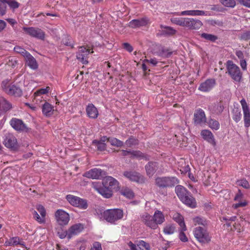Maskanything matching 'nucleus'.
Listing matches in <instances>:
<instances>
[{
	"label": "nucleus",
	"mask_w": 250,
	"mask_h": 250,
	"mask_svg": "<svg viewBox=\"0 0 250 250\" xmlns=\"http://www.w3.org/2000/svg\"><path fill=\"white\" fill-rule=\"evenodd\" d=\"M173 219L176 222L183 230H187V227L184 221L183 216L178 212H173L172 214Z\"/></svg>",
	"instance_id": "obj_27"
},
{
	"label": "nucleus",
	"mask_w": 250,
	"mask_h": 250,
	"mask_svg": "<svg viewBox=\"0 0 250 250\" xmlns=\"http://www.w3.org/2000/svg\"><path fill=\"white\" fill-rule=\"evenodd\" d=\"M14 50L15 52L22 55L24 58H25L26 56L29 54V53L27 52L25 49L20 46H16L14 48Z\"/></svg>",
	"instance_id": "obj_48"
},
{
	"label": "nucleus",
	"mask_w": 250,
	"mask_h": 250,
	"mask_svg": "<svg viewBox=\"0 0 250 250\" xmlns=\"http://www.w3.org/2000/svg\"><path fill=\"white\" fill-rule=\"evenodd\" d=\"M95 189L104 197L108 198H110L112 196V193L110 190H109L107 187H100V188H96Z\"/></svg>",
	"instance_id": "obj_37"
},
{
	"label": "nucleus",
	"mask_w": 250,
	"mask_h": 250,
	"mask_svg": "<svg viewBox=\"0 0 250 250\" xmlns=\"http://www.w3.org/2000/svg\"><path fill=\"white\" fill-rule=\"evenodd\" d=\"M58 235L59 237L61 239L64 238L65 237H67L68 238V231L60 229L58 231Z\"/></svg>",
	"instance_id": "obj_59"
},
{
	"label": "nucleus",
	"mask_w": 250,
	"mask_h": 250,
	"mask_svg": "<svg viewBox=\"0 0 250 250\" xmlns=\"http://www.w3.org/2000/svg\"><path fill=\"white\" fill-rule=\"evenodd\" d=\"M226 68L228 74L234 81L240 82L242 78L239 67L237 66L231 60H228L226 62Z\"/></svg>",
	"instance_id": "obj_4"
},
{
	"label": "nucleus",
	"mask_w": 250,
	"mask_h": 250,
	"mask_svg": "<svg viewBox=\"0 0 250 250\" xmlns=\"http://www.w3.org/2000/svg\"><path fill=\"white\" fill-rule=\"evenodd\" d=\"M240 39L243 41L250 40V31L244 32L241 34Z\"/></svg>",
	"instance_id": "obj_57"
},
{
	"label": "nucleus",
	"mask_w": 250,
	"mask_h": 250,
	"mask_svg": "<svg viewBox=\"0 0 250 250\" xmlns=\"http://www.w3.org/2000/svg\"><path fill=\"white\" fill-rule=\"evenodd\" d=\"M195 238L202 244H206L211 241V237L208 230L201 227H196L193 230Z\"/></svg>",
	"instance_id": "obj_5"
},
{
	"label": "nucleus",
	"mask_w": 250,
	"mask_h": 250,
	"mask_svg": "<svg viewBox=\"0 0 250 250\" xmlns=\"http://www.w3.org/2000/svg\"><path fill=\"white\" fill-rule=\"evenodd\" d=\"M237 184L238 186H241L246 189H249L250 187L248 181L245 179H243L237 181Z\"/></svg>",
	"instance_id": "obj_55"
},
{
	"label": "nucleus",
	"mask_w": 250,
	"mask_h": 250,
	"mask_svg": "<svg viewBox=\"0 0 250 250\" xmlns=\"http://www.w3.org/2000/svg\"><path fill=\"white\" fill-rule=\"evenodd\" d=\"M55 217L57 222L61 226L67 225L70 220L69 214L62 209L56 211Z\"/></svg>",
	"instance_id": "obj_13"
},
{
	"label": "nucleus",
	"mask_w": 250,
	"mask_h": 250,
	"mask_svg": "<svg viewBox=\"0 0 250 250\" xmlns=\"http://www.w3.org/2000/svg\"><path fill=\"white\" fill-rule=\"evenodd\" d=\"M50 90V87L49 86H46L45 88H41L37 91H36L34 93V95H35V98L37 99L38 97H41V95L43 94H47L49 92Z\"/></svg>",
	"instance_id": "obj_46"
},
{
	"label": "nucleus",
	"mask_w": 250,
	"mask_h": 250,
	"mask_svg": "<svg viewBox=\"0 0 250 250\" xmlns=\"http://www.w3.org/2000/svg\"><path fill=\"white\" fill-rule=\"evenodd\" d=\"M4 2L5 3H7L13 9H17L20 6V3L15 0H4Z\"/></svg>",
	"instance_id": "obj_50"
},
{
	"label": "nucleus",
	"mask_w": 250,
	"mask_h": 250,
	"mask_svg": "<svg viewBox=\"0 0 250 250\" xmlns=\"http://www.w3.org/2000/svg\"><path fill=\"white\" fill-rule=\"evenodd\" d=\"M186 18L173 17L170 19V21L173 24L181 26H185Z\"/></svg>",
	"instance_id": "obj_40"
},
{
	"label": "nucleus",
	"mask_w": 250,
	"mask_h": 250,
	"mask_svg": "<svg viewBox=\"0 0 250 250\" xmlns=\"http://www.w3.org/2000/svg\"><path fill=\"white\" fill-rule=\"evenodd\" d=\"M90 250H102L101 243L99 242H94Z\"/></svg>",
	"instance_id": "obj_61"
},
{
	"label": "nucleus",
	"mask_w": 250,
	"mask_h": 250,
	"mask_svg": "<svg viewBox=\"0 0 250 250\" xmlns=\"http://www.w3.org/2000/svg\"><path fill=\"white\" fill-rule=\"evenodd\" d=\"M22 29L26 34L30 35L32 37L40 39L42 40H43L44 39V32L38 27H23L22 28Z\"/></svg>",
	"instance_id": "obj_10"
},
{
	"label": "nucleus",
	"mask_w": 250,
	"mask_h": 250,
	"mask_svg": "<svg viewBox=\"0 0 250 250\" xmlns=\"http://www.w3.org/2000/svg\"><path fill=\"white\" fill-rule=\"evenodd\" d=\"M215 83L214 79H208L200 84L198 90L204 92H209L215 86Z\"/></svg>",
	"instance_id": "obj_17"
},
{
	"label": "nucleus",
	"mask_w": 250,
	"mask_h": 250,
	"mask_svg": "<svg viewBox=\"0 0 250 250\" xmlns=\"http://www.w3.org/2000/svg\"><path fill=\"white\" fill-rule=\"evenodd\" d=\"M145 169L147 176L152 177L155 173L161 174L163 172L161 165L156 162H149L145 166Z\"/></svg>",
	"instance_id": "obj_7"
},
{
	"label": "nucleus",
	"mask_w": 250,
	"mask_h": 250,
	"mask_svg": "<svg viewBox=\"0 0 250 250\" xmlns=\"http://www.w3.org/2000/svg\"><path fill=\"white\" fill-rule=\"evenodd\" d=\"M164 29L163 32L165 35L172 36L175 35L176 33V30L170 26H166Z\"/></svg>",
	"instance_id": "obj_53"
},
{
	"label": "nucleus",
	"mask_w": 250,
	"mask_h": 250,
	"mask_svg": "<svg viewBox=\"0 0 250 250\" xmlns=\"http://www.w3.org/2000/svg\"><path fill=\"white\" fill-rule=\"evenodd\" d=\"M193 222L195 225H202L204 227L207 226L208 223V221L205 218L199 216L194 218L193 219Z\"/></svg>",
	"instance_id": "obj_39"
},
{
	"label": "nucleus",
	"mask_w": 250,
	"mask_h": 250,
	"mask_svg": "<svg viewBox=\"0 0 250 250\" xmlns=\"http://www.w3.org/2000/svg\"><path fill=\"white\" fill-rule=\"evenodd\" d=\"M203 25L202 22L198 19L186 18L185 26L190 30H198Z\"/></svg>",
	"instance_id": "obj_15"
},
{
	"label": "nucleus",
	"mask_w": 250,
	"mask_h": 250,
	"mask_svg": "<svg viewBox=\"0 0 250 250\" xmlns=\"http://www.w3.org/2000/svg\"><path fill=\"white\" fill-rule=\"evenodd\" d=\"M224 6L230 8H234L236 5L235 0H219Z\"/></svg>",
	"instance_id": "obj_47"
},
{
	"label": "nucleus",
	"mask_w": 250,
	"mask_h": 250,
	"mask_svg": "<svg viewBox=\"0 0 250 250\" xmlns=\"http://www.w3.org/2000/svg\"><path fill=\"white\" fill-rule=\"evenodd\" d=\"M108 142L110 143L111 146H115L117 147H121L123 146L124 145L123 142L116 138L113 137H109Z\"/></svg>",
	"instance_id": "obj_42"
},
{
	"label": "nucleus",
	"mask_w": 250,
	"mask_h": 250,
	"mask_svg": "<svg viewBox=\"0 0 250 250\" xmlns=\"http://www.w3.org/2000/svg\"><path fill=\"white\" fill-rule=\"evenodd\" d=\"M180 15H188L192 16H207V12L199 10H187L182 11Z\"/></svg>",
	"instance_id": "obj_32"
},
{
	"label": "nucleus",
	"mask_w": 250,
	"mask_h": 250,
	"mask_svg": "<svg viewBox=\"0 0 250 250\" xmlns=\"http://www.w3.org/2000/svg\"><path fill=\"white\" fill-rule=\"evenodd\" d=\"M93 51L85 46H80L79 51L77 54V58L83 64L88 63V55L90 53H93Z\"/></svg>",
	"instance_id": "obj_12"
},
{
	"label": "nucleus",
	"mask_w": 250,
	"mask_h": 250,
	"mask_svg": "<svg viewBox=\"0 0 250 250\" xmlns=\"http://www.w3.org/2000/svg\"><path fill=\"white\" fill-rule=\"evenodd\" d=\"M53 106L48 103L45 102L42 106V112L45 116H50L53 114Z\"/></svg>",
	"instance_id": "obj_34"
},
{
	"label": "nucleus",
	"mask_w": 250,
	"mask_h": 250,
	"mask_svg": "<svg viewBox=\"0 0 250 250\" xmlns=\"http://www.w3.org/2000/svg\"><path fill=\"white\" fill-rule=\"evenodd\" d=\"M186 230H183V228H181L179 234V238L180 240L183 242H187L188 241V238L184 233Z\"/></svg>",
	"instance_id": "obj_56"
},
{
	"label": "nucleus",
	"mask_w": 250,
	"mask_h": 250,
	"mask_svg": "<svg viewBox=\"0 0 250 250\" xmlns=\"http://www.w3.org/2000/svg\"><path fill=\"white\" fill-rule=\"evenodd\" d=\"M208 109L212 113L218 115L223 112L224 106L221 103H216L209 105Z\"/></svg>",
	"instance_id": "obj_28"
},
{
	"label": "nucleus",
	"mask_w": 250,
	"mask_h": 250,
	"mask_svg": "<svg viewBox=\"0 0 250 250\" xmlns=\"http://www.w3.org/2000/svg\"><path fill=\"white\" fill-rule=\"evenodd\" d=\"M200 36L201 38L211 42H214L218 39L217 36L205 33L201 34Z\"/></svg>",
	"instance_id": "obj_44"
},
{
	"label": "nucleus",
	"mask_w": 250,
	"mask_h": 250,
	"mask_svg": "<svg viewBox=\"0 0 250 250\" xmlns=\"http://www.w3.org/2000/svg\"><path fill=\"white\" fill-rule=\"evenodd\" d=\"M176 228L173 224H168L166 225L163 229V231L166 234H172L175 231Z\"/></svg>",
	"instance_id": "obj_43"
},
{
	"label": "nucleus",
	"mask_w": 250,
	"mask_h": 250,
	"mask_svg": "<svg viewBox=\"0 0 250 250\" xmlns=\"http://www.w3.org/2000/svg\"><path fill=\"white\" fill-rule=\"evenodd\" d=\"M104 187L115 188L118 185V182L117 180L111 176H106L103 180Z\"/></svg>",
	"instance_id": "obj_25"
},
{
	"label": "nucleus",
	"mask_w": 250,
	"mask_h": 250,
	"mask_svg": "<svg viewBox=\"0 0 250 250\" xmlns=\"http://www.w3.org/2000/svg\"><path fill=\"white\" fill-rule=\"evenodd\" d=\"M124 176L133 182H140L144 181V177L135 171H125L124 173Z\"/></svg>",
	"instance_id": "obj_20"
},
{
	"label": "nucleus",
	"mask_w": 250,
	"mask_h": 250,
	"mask_svg": "<svg viewBox=\"0 0 250 250\" xmlns=\"http://www.w3.org/2000/svg\"><path fill=\"white\" fill-rule=\"evenodd\" d=\"M23 242L21 241L20 238L19 237H13L10 238L9 239H7L4 243V246L5 247L8 246H15L18 245H22L21 243Z\"/></svg>",
	"instance_id": "obj_33"
},
{
	"label": "nucleus",
	"mask_w": 250,
	"mask_h": 250,
	"mask_svg": "<svg viewBox=\"0 0 250 250\" xmlns=\"http://www.w3.org/2000/svg\"><path fill=\"white\" fill-rule=\"evenodd\" d=\"M86 112L87 116L91 119H96L99 115L97 108L93 104H88L86 107Z\"/></svg>",
	"instance_id": "obj_23"
},
{
	"label": "nucleus",
	"mask_w": 250,
	"mask_h": 250,
	"mask_svg": "<svg viewBox=\"0 0 250 250\" xmlns=\"http://www.w3.org/2000/svg\"><path fill=\"white\" fill-rule=\"evenodd\" d=\"M27 65L32 69H36L38 65L36 59L29 53L24 58Z\"/></svg>",
	"instance_id": "obj_31"
},
{
	"label": "nucleus",
	"mask_w": 250,
	"mask_h": 250,
	"mask_svg": "<svg viewBox=\"0 0 250 250\" xmlns=\"http://www.w3.org/2000/svg\"><path fill=\"white\" fill-rule=\"evenodd\" d=\"M193 121L196 125H202L206 122L207 118L204 110L199 108L194 113Z\"/></svg>",
	"instance_id": "obj_16"
},
{
	"label": "nucleus",
	"mask_w": 250,
	"mask_h": 250,
	"mask_svg": "<svg viewBox=\"0 0 250 250\" xmlns=\"http://www.w3.org/2000/svg\"><path fill=\"white\" fill-rule=\"evenodd\" d=\"M12 107L11 104L3 97L0 98V116Z\"/></svg>",
	"instance_id": "obj_29"
},
{
	"label": "nucleus",
	"mask_w": 250,
	"mask_h": 250,
	"mask_svg": "<svg viewBox=\"0 0 250 250\" xmlns=\"http://www.w3.org/2000/svg\"><path fill=\"white\" fill-rule=\"evenodd\" d=\"M4 146L11 150H16L18 148V144L15 136L12 133H6L3 139Z\"/></svg>",
	"instance_id": "obj_8"
},
{
	"label": "nucleus",
	"mask_w": 250,
	"mask_h": 250,
	"mask_svg": "<svg viewBox=\"0 0 250 250\" xmlns=\"http://www.w3.org/2000/svg\"><path fill=\"white\" fill-rule=\"evenodd\" d=\"M232 118L234 121L237 123L240 122L242 118V114L241 109L238 107H234L232 111Z\"/></svg>",
	"instance_id": "obj_35"
},
{
	"label": "nucleus",
	"mask_w": 250,
	"mask_h": 250,
	"mask_svg": "<svg viewBox=\"0 0 250 250\" xmlns=\"http://www.w3.org/2000/svg\"><path fill=\"white\" fill-rule=\"evenodd\" d=\"M137 245L141 250H150L149 244L143 240L138 241Z\"/></svg>",
	"instance_id": "obj_51"
},
{
	"label": "nucleus",
	"mask_w": 250,
	"mask_h": 250,
	"mask_svg": "<svg viewBox=\"0 0 250 250\" xmlns=\"http://www.w3.org/2000/svg\"><path fill=\"white\" fill-rule=\"evenodd\" d=\"M6 6L4 2L0 0V16H2L6 13Z\"/></svg>",
	"instance_id": "obj_58"
},
{
	"label": "nucleus",
	"mask_w": 250,
	"mask_h": 250,
	"mask_svg": "<svg viewBox=\"0 0 250 250\" xmlns=\"http://www.w3.org/2000/svg\"><path fill=\"white\" fill-rule=\"evenodd\" d=\"M122 194L124 196H125L126 197H127L129 199L132 198L134 196V193L132 191V190H131L130 189L127 188L123 189L122 190Z\"/></svg>",
	"instance_id": "obj_54"
},
{
	"label": "nucleus",
	"mask_w": 250,
	"mask_h": 250,
	"mask_svg": "<svg viewBox=\"0 0 250 250\" xmlns=\"http://www.w3.org/2000/svg\"><path fill=\"white\" fill-rule=\"evenodd\" d=\"M76 205L74 207H77L82 209H85L88 208V203L87 200L79 197L76 202Z\"/></svg>",
	"instance_id": "obj_38"
},
{
	"label": "nucleus",
	"mask_w": 250,
	"mask_h": 250,
	"mask_svg": "<svg viewBox=\"0 0 250 250\" xmlns=\"http://www.w3.org/2000/svg\"><path fill=\"white\" fill-rule=\"evenodd\" d=\"M175 191L179 199L184 204L191 208L196 207L197 203L195 199L185 187L181 185L176 186Z\"/></svg>",
	"instance_id": "obj_1"
},
{
	"label": "nucleus",
	"mask_w": 250,
	"mask_h": 250,
	"mask_svg": "<svg viewBox=\"0 0 250 250\" xmlns=\"http://www.w3.org/2000/svg\"><path fill=\"white\" fill-rule=\"evenodd\" d=\"M241 4L250 8V0H237Z\"/></svg>",
	"instance_id": "obj_63"
},
{
	"label": "nucleus",
	"mask_w": 250,
	"mask_h": 250,
	"mask_svg": "<svg viewBox=\"0 0 250 250\" xmlns=\"http://www.w3.org/2000/svg\"><path fill=\"white\" fill-rule=\"evenodd\" d=\"M153 218L154 222L156 223V228L158 227V224H162L165 220L164 214L161 211L159 210H156L154 212Z\"/></svg>",
	"instance_id": "obj_30"
},
{
	"label": "nucleus",
	"mask_w": 250,
	"mask_h": 250,
	"mask_svg": "<svg viewBox=\"0 0 250 250\" xmlns=\"http://www.w3.org/2000/svg\"><path fill=\"white\" fill-rule=\"evenodd\" d=\"M142 222L148 227L152 229H156V225L152 216L147 212H145L141 216Z\"/></svg>",
	"instance_id": "obj_22"
},
{
	"label": "nucleus",
	"mask_w": 250,
	"mask_h": 250,
	"mask_svg": "<svg viewBox=\"0 0 250 250\" xmlns=\"http://www.w3.org/2000/svg\"><path fill=\"white\" fill-rule=\"evenodd\" d=\"M103 216L107 222L115 224L116 222L123 218L124 211L119 208L107 209L104 211Z\"/></svg>",
	"instance_id": "obj_2"
},
{
	"label": "nucleus",
	"mask_w": 250,
	"mask_h": 250,
	"mask_svg": "<svg viewBox=\"0 0 250 250\" xmlns=\"http://www.w3.org/2000/svg\"><path fill=\"white\" fill-rule=\"evenodd\" d=\"M83 225L81 223L76 224L71 226L68 229V239L81 233L83 229Z\"/></svg>",
	"instance_id": "obj_18"
},
{
	"label": "nucleus",
	"mask_w": 250,
	"mask_h": 250,
	"mask_svg": "<svg viewBox=\"0 0 250 250\" xmlns=\"http://www.w3.org/2000/svg\"><path fill=\"white\" fill-rule=\"evenodd\" d=\"M103 172L101 169L95 168L86 171L83 176L88 178L98 179L102 177Z\"/></svg>",
	"instance_id": "obj_21"
},
{
	"label": "nucleus",
	"mask_w": 250,
	"mask_h": 250,
	"mask_svg": "<svg viewBox=\"0 0 250 250\" xmlns=\"http://www.w3.org/2000/svg\"><path fill=\"white\" fill-rule=\"evenodd\" d=\"M7 62L9 66L13 67H15L17 63V61L13 57H9L8 58V62Z\"/></svg>",
	"instance_id": "obj_62"
},
{
	"label": "nucleus",
	"mask_w": 250,
	"mask_h": 250,
	"mask_svg": "<svg viewBox=\"0 0 250 250\" xmlns=\"http://www.w3.org/2000/svg\"><path fill=\"white\" fill-rule=\"evenodd\" d=\"M179 183V180L175 177H158L155 181L156 186L161 189L172 188Z\"/></svg>",
	"instance_id": "obj_3"
},
{
	"label": "nucleus",
	"mask_w": 250,
	"mask_h": 250,
	"mask_svg": "<svg viewBox=\"0 0 250 250\" xmlns=\"http://www.w3.org/2000/svg\"><path fill=\"white\" fill-rule=\"evenodd\" d=\"M240 103L243 110L244 126L248 129L250 126V108L245 99H242Z\"/></svg>",
	"instance_id": "obj_9"
},
{
	"label": "nucleus",
	"mask_w": 250,
	"mask_h": 250,
	"mask_svg": "<svg viewBox=\"0 0 250 250\" xmlns=\"http://www.w3.org/2000/svg\"><path fill=\"white\" fill-rule=\"evenodd\" d=\"M148 20L146 18L140 19L133 20L129 22V26L132 28H137L146 25L148 23Z\"/></svg>",
	"instance_id": "obj_26"
},
{
	"label": "nucleus",
	"mask_w": 250,
	"mask_h": 250,
	"mask_svg": "<svg viewBox=\"0 0 250 250\" xmlns=\"http://www.w3.org/2000/svg\"><path fill=\"white\" fill-rule=\"evenodd\" d=\"M131 158H136L138 159H144L146 161L149 160V157L147 155L142 153L140 150H132L131 151Z\"/></svg>",
	"instance_id": "obj_36"
},
{
	"label": "nucleus",
	"mask_w": 250,
	"mask_h": 250,
	"mask_svg": "<svg viewBox=\"0 0 250 250\" xmlns=\"http://www.w3.org/2000/svg\"><path fill=\"white\" fill-rule=\"evenodd\" d=\"M6 22L4 21L0 20V32L4 29V28L6 27Z\"/></svg>",
	"instance_id": "obj_64"
},
{
	"label": "nucleus",
	"mask_w": 250,
	"mask_h": 250,
	"mask_svg": "<svg viewBox=\"0 0 250 250\" xmlns=\"http://www.w3.org/2000/svg\"><path fill=\"white\" fill-rule=\"evenodd\" d=\"M243 194L242 193L241 190L239 189L234 198V200L235 201L238 202V203L233 205V207L234 208L246 207L248 205L247 201L246 200H243Z\"/></svg>",
	"instance_id": "obj_19"
},
{
	"label": "nucleus",
	"mask_w": 250,
	"mask_h": 250,
	"mask_svg": "<svg viewBox=\"0 0 250 250\" xmlns=\"http://www.w3.org/2000/svg\"><path fill=\"white\" fill-rule=\"evenodd\" d=\"M208 126L212 130H217L220 128V124L217 120L210 119L208 121Z\"/></svg>",
	"instance_id": "obj_41"
},
{
	"label": "nucleus",
	"mask_w": 250,
	"mask_h": 250,
	"mask_svg": "<svg viewBox=\"0 0 250 250\" xmlns=\"http://www.w3.org/2000/svg\"><path fill=\"white\" fill-rule=\"evenodd\" d=\"M36 208L40 213V216L37 211L34 210L32 212L33 218L40 224H43L45 222L46 210L44 207L40 204L36 206Z\"/></svg>",
	"instance_id": "obj_11"
},
{
	"label": "nucleus",
	"mask_w": 250,
	"mask_h": 250,
	"mask_svg": "<svg viewBox=\"0 0 250 250\" xmlns=\"http://www.w3.org/2000/svg\"><path fill=\"white\" fill-rule=\"evenodd\" d=\"M79 197L73 195L69 194L66 195V199L70 205L73 206L76 205V202L78 201Z\"/></svg>",
	"instance_id": "obj_49"
},
{
	"label": "nucleus",
	"mask_w": 250,
	"mask_h": 250,
	"mask_svg": "<svg viewBox=\"0 0 250 250\" xmlns=\"http://www.w3.org/2000/svg\"><path fill=\"white\" fill-rule=\"evenodd\" d=\"M10 124L17 131L25 132L28 131V128L26 125L21 119L13 118L10 122Z\"/></svg>",
	"instance_id": "obj_14"
},
{
	"label": "nucleus",
	"mask_w": 250,
	"mask_h": 250,
	"mask_svg": "<svg viewBox=\"0 0 250 250\" xmlns=\"http://www.w3.org/2000/svg\"><path fill=\"white\" fill-rule=\"evenodd\" d=\"M203 138L213 146L216 145L214 136L212 132L208 129L203 130L201 132Z\"/></svg>",
	"instance_id": "obj_24"
},
{
	"label": "nucleus",
	"mask_w": 250,
	"mask_h": 250,
	"mask_svg": "<svg viewBox=\"0 0 250 250\" xmlns=\"http://www.w3.org/2000/svg\"><path fill=\"white\" fill-rule=\"evenodd\" d=\"M122 46L124 49L129 52H131L133 50V47L128 42L123 43Z\"/></svg>",
	"instance_id": "obj_60"
},
{
	"label": "nucleus",
	"mask_w": 250,
	"mask_h": 250,
	"mask_svg": "<svg viewBox=\"0 0 250 250\" xmlns=\"http://www.w3.org/2000/svg\"><path fill=\"white\" fill-rule=\"evenodd\" d=\"M138 140L132 136L130 137L125 142V145L127 147H131L133 146H136L138 145Z\"/></svg>",
	"instance_id": "obj_45"
},
{
	"label": "nucleus",
	"mask_w": 250,
	"mask_h": 250,
	"mask_svg": "<svg viewBox=\"0 0 250 250\" xmlns=\"http://www.w3.org/2000/svg\"><path fill=\"white\" fill-rule=\"evenodd\" d=\"M1 87L3 90L8 94L13 95L15 97H21L22 95V91L20 87L10 84L8 80L2 81Z\"/></svg>",
	"instance_id": "obj_6"
},
{
	"label": "nucleus",
	"mask_w": 250,
	"mask_h": 250,
	"mask_svg": "<svg viewBox=\"0 0 250 250\" xmlns=\"http://www.w3.org/2000/svg\"><path fill=\"white\" fill-rule=\"evenodd\" d=\"M92 144L95 145L97 146L98 150L100 151H104L105 149L106 145L104 143L95 140L93 141Z\"/></svg>",
	"instance_id": "obj_52"
}]
</instances>
